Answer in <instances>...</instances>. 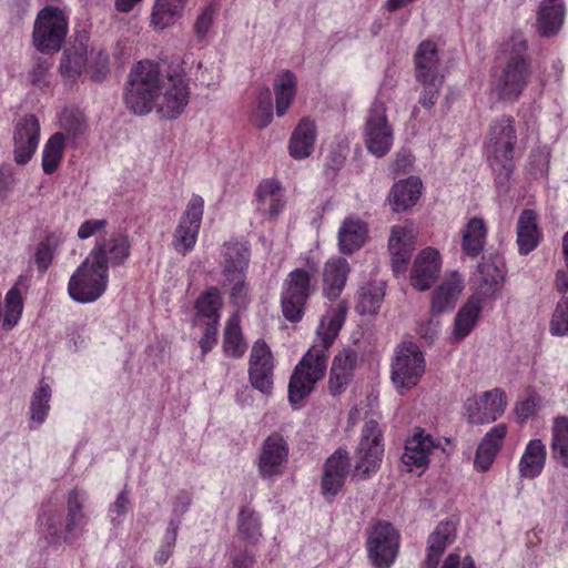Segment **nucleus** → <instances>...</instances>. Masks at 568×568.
Listing matches in <instances>:
<instances>
[{
  "label": "nucleus",
  "instance_id": "64",
  "mask_svg": "<svg viewBox=\"0 0 568 568\" xmlns=\"http://www.w3.org/2000/svg\"><path fill=\"white\" fill-rule=\"evenodd\" d=\"M108 222L106 220H87L84 221L79 230H78V236L81 240H87L104 229L106 226Z\"/></svg>",
  "mask_w": 568,
  "mask_h": 568
},
{
  "label": "nucleus",
  "instance_id": "39",
  "mask_svg": "<svg viewBox=\"0 0 568 568\" xmlns=\"http://www.w3.org/2000/svg\"><path fill=\"white\" fill-rule=\"evenodd\" d=\"M487 236V226L484 220L473 217L463 231L462 248L471 258L477 257L484 250Z\"/></svg>",
  "mask_w": 568,
  "mask_h": 568
},
{
  "label": "nucleus",
  "instance_id": "3",
  "mask_svg": "<svg viewBox=\"0 0 568 568\" xmlns=\"http://www.w3.org/2000/svg\"><path fill=\"white\" fill-rule=\"evenodd\" d=\"M513 116L503 115L493 122L486 144L487 160L499 187H507L514 170V148L517 134Z\"/></svg>",
  "mask_w": 568,
  "mask_h": 568
},
{
  "label": "nucleus",
  "instance_id": "14",
  "mask_svg": "<svg viewBox=\"0 0 568 568\" xmlns=\"http://www.w3.org/2000/svg\"><path fill=\"white\" fill-rule=\"evenodd\" d=\"M507 400L504 390L494 388L484 392L478 398H468L465 409L471 424L483 425L495 422L506 408Z\"/></svg>",
  "mask_w": 568,
  "mask_h": 568
},
{
  "label": "nucleus",
  "instance_id": "36",
  "mask_svg": "<svg viewBox=\"0 0 568 568\" xmlns=\"http://www.w3.org/2000/svg\"><path fill=\"white\" fill-rule=\"evenodd\" d=\"M275 93L276 115L283 116L295 99L297 90V80L290 70L278 72L273 82Z\"/></svg>",
  "mask_w": 568,
  "mask_h": 568
},
{
  "label": "nucleus",
  "instance_id": "21",
  "mask_svg": "<svg viewBox=\"0 0 568 568\" xmlns=\"http://www.w3.org/2000/svg\"><path fill=\"white\" fill-rule=\"evenodd\" d=\"M440 271L439 254L428 247L422 251L415 258L412 272V286L418 291H427L436 282Z\"/></svg>",
  "mask_w": 568,
  "mask_h": 568
},
{
  "label": "nucleus",
  "instance_id": "56",
  "mask_svg": "<svg viewBox=\"0 0 568 568\" xmlns=\"http://www.w3.org/2000/svg\"><path fill=\"white\" fill-rule=\"evenodd\" d=\"M53 67L51 58L36 59L33 68L29 71L28 79L33 87L44 88L48 84L49 71Z\"/></svg>",
  "mask_w": 568,
  "mask_h": 568
},
{
  "label": "nucleus",
  "instance_id": "57",
  "mask_svg": "<svg viewBox=\"0 0 568 568\" xmlns=\"http://www.w3.org/2000/svg\"><path fill=\"white\" fill-rule=\"evenodd\" d=\"M552 335H568V300L558 302L550 322Z\"/></svg>",
  "mask_w": 568,
  "mask_h": 568
},
{
  "label": "nucleus",
  "instance_id": "37",
  "mask_svg": "<svg viewBox=\"0 0 568 568\" xmlns=\"http://www.w3.org/2000/svg\"><path fill=\"white\" fill-rule=\"evenodd\" d=\"M316 138L315 123L308 119H302L292 133L290 140V154L294 159H305L312 153Z\"/></svg>",
  "mask_w": 568,
  "mask_h": 568
},
{
  "label": "nucleus",
  "instance_id": "2",
  "mask_svg": "<svg viewBox=\"0 0 568 568\" xmlns=\"http://www.w3.org/2000/svg\"><path fill=\"white\" fill-rule=\"evenodd\" d=\"M532 74L528 44L521 32H514L503 44L494 91L501 101L515 102L527 88Z\"/></svg>",
  "mask_w": 568,
  "mask_h": 568
},
{
  "label": "nucleus",
  "instance_id": "42",
  "mask_svg": "<svg viewBox=\"0 0 568 568\" xmlns=\"http://www.w3.org/2000/svg\"><path fill=\"white\" fill-rule=\"evenodd\" d=\"M186 2L187 0H155L151 24L159 30L171 27L181 17Z\"/></svg>",
  "mask_w": 568,
  "mask_h": 568
},
{
  "label": "nucleus",
  "instance_id": "28",
  "mask_svg": "<svg viewBox=\"0 0 568 568\" xmlns=\"http://www.w3.org/2000/svg\"><path fill=\"white\" fill-rule=\"evenodd\" d=\"M250 256V250L245 244L233 241L225 243L222 261L223 278L246 274Z\"/></svg>",
  "mask_w": 568,
  "mask_h": 568
},
{
  "label": "nucleus",
  "instance_id": "52",
  "mask_svg": "<svg viewBox=\"0 0 568 568\" xmlns=\"http://www.w3.org/2000/svg\"><path fill=\"white\" fill-rule=\"evenodd\" d=\"M273 119L272 94L268 88H262L257 94V106L254 112V122L260 129L266 128Z\"/></svg>",
  "mask_w": 568,
  "mask_h": 568
},
{
  "label": "nucleus",
  "instance_id": "35",
  "mask_svg": "<svg viewBox=\"0 0 568 568\" xmlns=\"http://www.w3.org/2000/svg\"><path fill=\"white\" fill-rule=\"evenodd\" d=\"M422 181L409 176L395 183L389 194V202L395 212H402L415 205L420 195Z\"/></svg>",
  "mask_w": 568,
  "mask_h": 568
},
{
  "label": "nucleus",
  "instance_id": "18",
  "mask_svg": "<svg viewBox=\"0 0 568 568\" xmlns=\"http://www.w3.org/2000/svg\"><path fill=\"white\" fill-rule=\"evenodd\" d=\"M288 447L277 433L270 435L262 444L258 456V471L263 478L281 475L287 462Z\"/></svg>",
  "mask_w": 568,
  "mask_h": 568
},
{
  "label": "nucleus",
  "instance_id": "4",
  "mask_svg": "<svg viewBox=\"0 0 568 568\" xmlns=\"http://www.w3.org/2000/svg\"><path fill=\"white\" fill-rule=\"evenodd\" d=\"M166 81L158 63L145 60L136 63L130 72V81L124 94L126 106L138 115L152 111L154 102Z\"/></svg>",
  "mask_w": 568,
  "mask_h": 568
},
{
  "label": "nucleus",
  "instance_id": "16",
  "mask_svg": "<svg viewBox=\"0 0 568 568\" xmlns=\"http://www.w3.org/2000/svg\"><path fill=\"white\" fill-rule=\"evenodd\" d=\"M40 139V123L36 115L21 118L13 130V160L19 165L27 164L33 156Z\"/></svg>",
  "mask_w": 568,
  "mask_h": 568
},
{
  "label": "nucleus",
  "instance_id": "15",
  "mask_svg": "<svg viewBox=\"0 0 568 568\" xmlns=\"http://www.w3.org/2000/svg\"><path fill=\"white\" fill-rule=\"evenodd\" d=\"M273 355L263 339H257L250 355L248 377L252 386L265 395L273 389Z\"/></svg>",
  "mask_w": 568,
  "mask_h": 568
},
{
  "label": "nucleus",
  "instance_id": "60",
  "mask_svg": "<svg viewBox=\"0 0 568 568\" xmlns=\"http://www.w3.org/2000/svg\"><path fill=\"white\" fill-rule=\"evenodd\" d=\"M60 121L61 126L73 138L82 134L85 130V122L80 112H64Z\"/></svg>",
  "mask_w": 568,
  "mask_h": 568
},
{
  "label": "nucleus",
  "instance_id": "7",
  "mask_svg": "<svg viewBox=\"0 0 568 568\" xmlns=\"http://www.w3.org/2000/svg\"><path fill=\"white\" fill-rule=\"evenodd\" d=\"M426 361L423 352L414 343H404L395 351L390 379L399 394L414 388L425 373Z\"/></svg>",
  "mask_w": 568,
  "mask_h": 568
},
{
  "label": "nucleus",
  "instance_id": "33",
  "mask_svg": "<svg viewBox=\"0 0 568 568\" xmlns=\"http://www.w3.org/2000/svg\"><path fill=\"white\" fill-rule=\"evenodd\" d=\"M456 528L453 523L442 521L428 538L426 568H437L446 547L455 540Z\"/></svg>",
  "mask_w": 568,
  "mask_h": 568
},
{
  "label": "nucleus",
  "instance_id": "12",
  "mask_svg": "<svg viewBox=\"0 0 568 568\" xmlns=\"http://www.w3.org/2000/svg\"><path fill=\"white\" fill-rule=\"evenodd\" d=\"M367 551L377 568H388L398 551V534L389 523H377L367 538Z\"/></svg>",
  "mask_w": 568,
  "mask_h": 568
},
{
  "label": "nucleus",
  "instance_id": "38",
  "mask_svg": "<svg viewBox=\"0 0 568 568\" xmlns=\"http://www.w3.org/2000/svg\"><path fill=\"white\" fill-rule=\"evenodd\" d=\"M385 296L383 282H371L359 286L356 293L355 310L359 315H376Z\"/></svg>",
  "mask_w": 568,
  "mask_h": 568
},
{
  "label": "nucleus",
  "instance_id": "48",
  "mask_svg": "<svg viewBox=\"0 0 568 568\" xmlns=\"http://www.w3.org/2000/svg\"><path fill=\"white\" fill-rule=\"evenodd\" d=\"M221 304L217 288L211 287L196 300L195 308L199 315L207 318V323H219Z\"/></svg>",
  "mask_w": 568,
  "mask_h": 568
},
{
  "label": "nucleus",
  "instance_id": "32",
  "mask_svg": "<svg viewBox=\"0 0 568 568\" xmlns=\"http://www.w3.org/2000/svg\"><path fill=\"white\" fill-rule=\"evenodd\" d=\"M541 237V232L537 224V214L535 211L524 210L517 222V244L519 253L526 255L534 251Z\"/></svg>",
  "mask_w": 568,
  "mask_h": 568
},
{
  "label": "nucleus",
  "instance_id": "29",
  "mask_svg": "<svg viewBox=\"0 0 568 568\" xmlns=\"http://www.w3.org/2000/svg\"><path fill=\"white\" fill-rule=\"evenodd\" d=\"M463 291V278L453 273L433 293L430 310L433 314H442L455 307Z\"/></svg>",
  "mask_w": 568,
  "mask_h": 568
},
{
  "label": "nucleus",
  "instance_id": "40",
  "mask_svg": "<svg viewBox=\"0 0 568 568\" xmlns=\"http://www.w3.org/2000/svg\"><path fill=\"white\" fill-rule=\"evenodd\" d=\"M546 462V446L540 439L530 440L519 462V473L523 477H537Z\"/></svg>",
  "mask_w": 568,
  "mask_h": 568
},
{
  "label": "nucleus",
  "instance_id": "53",
  "mask_svg": "<svg viewBox=\"0 0 568 568\" xmlns=\"http://www.w3.org/2000/svg\"><path fill=\"white\" fill-rule=\"evenodd\" d=\"M179 531V521L171 519L164 534L163 544L154 556L159 565L165 564L173 554Z\"/></svg>",
  "mask_w": 568,
  "mask_h": 568
},
{
  "label": "nucleus",
  "instance_id": "31",
  "mask_svg": "<svg viewBox=\"0 0 568 568\" xmlns=\"http://www.w3.org/2000/svg\"><path fill=\"white\" fill-rule=\"evenodd\" d=\"M477 286L478 297H490L498 293L503 286L505 272L503 266H499L497 261L493 258H484L477 267Z\"/></svg>",
  "mask_w": 568,
  "mask_h": 568
},
{
  "label": "nucleus",
  "instance_id": "25",
  "mask_svg": "<svg viewBox=\"0 0 568 568\" xmlns=\"http://www.w3.org/2000/svg\"><path fill=\"white\" fill-rule=\"evenodd\" d=\"M566 14L564 0H541L537 12V30L541 37H552L560 30Z\"/></svg>",
  "mask_w": 568,
  "mask_h": 568
},
{
  "label": "nucleus",
  "instance_id": "34",
  "mask_svg": "<svg viewBox=\"0 0 568 568\" xmlns=\"http://www.w3.org/2000/svg\"><path fill=\"white\" fill-rule=\"evenodd\" d=\"M283 197V190L277 181H263L256 190L257 211L270 217L277 216L284 207Z\"/></svg>",
  "mask_w": 568,
  "mask_h": 568
},
{
  "label": "nucleus",
  "instance_id": "54",
  "mask_svg": "<svg viewBox=\"0 0 568 568\" xmlns=\"http://www.w3.org/2000/svg\"><path fill=\"white\" fill-rule=\"evenodd\" d=\"M223 285L230 287V297L234 305L243 306L247 303L248 285L246 274L223 278Z\"/></svg>",
  "mask_w": 568,
  "mask_h": 568
},
{
  "label": "nucleus",
  "instance_id": "22",
  "mask_svg": "<svg viewBox=\"0 0 568 568\" xmlns=\"http://www.w3.org/2000/svg\"><path fill=\"white\" fill-rule=\"evenodd\" d=\"M435 448L437 445L432 436L418 430L406 440L402 462L409 471L422 474L428 466V457Z\"/></svg>",
  "mask_w": 568,
  "mask_h": 568
},
{
  "label": "nucleus",
  "instance_id": "8",
  "mask_svg": "<svg viewBox=\"0 0 568 568\" xmlns=\"http://www.w3.org/2000/svg\"><path fill=\"white\" fill-rule=\"evenodd\" d=\"M312 292L310 273L304 268L293 270L283 283L281 294L283 316L292 323L300 322Z\"/></svg>",
  "mask_w": 568,
  "mask_h": 568
},
{
  "label": "nucleus",
  "instance_id": "43",
  "mask_svg": "<svg viewBox=\"0 0 568 568\" xmlns=\"http://www.w3.org/2000/svg\"><path fill=\"white\" fill-rule=\"evenodd\" d=\"M551 433V456L564 468H568V417H556L554 419Z\"/></svg>",
  "mask_w": 568,
  "mask_h": 568
},
{
  "label": "nucleus",
  "instance_id": "20",
  "mask_svg": "<svg viewBox=\"0 0 568 568\" xmlns=\"http://www.w3.org/2000/svg\"><path fill=\"white\" fill-rule=\"evenodd\" d=\"M348 452L337 449L324 465L322 493L325 497L334 498L343 488L349 473Z\"/></svg>",
  "mask_w": 568,
  "mask_h": 568
},
{
  "label": "nucleus",
  "instance_id": "61",
  "mask_svg": "<svg viewBox=\"0 0 568 568\" xmlns=\"http://www.w3.org/2000/svg\"><path fill=\"white\" fill-rule=\"evenodd\" d=\"M40 528L45 532V538L50 541H55L60 537L61 532V520L58 514H43L39 518Z\"/></svg>",
  "mask_w": 568,
  "mask_h": 568
},
{
  "label": "nucleus",
  "instance_id": "50",
  "mask_svg": "<svg viewBox=\"0 0 568 568\" xmlns=\"http://www.w3.org/2000/svg\"><path fill=\"white\" fill-rule=\"evenodd\" d=\"M60 243L61 237L55 233L48 234L45 239L39 243L34 254V261L41 273L48 270L52 262L53 253Z\"/></svg>",
  "mask_w": 568,
  "mask_h": 568
},
{
  "label": "nucleus",
  "instance_id": "23",
  "mask_svg": "<svg viewBox=\"0 0 568 568\" xmlns=\"http://www.w3.org/2000/svg\"><path fill=\"white\" fill-rule=\"evenodd\" d=\"M415 78L417 81L444 79L439 72L440 59L434 41L425 40L419 43L414 54Z\"/></svg>",
  "mask_w": 568,
  "mask_h": 568
},
{
  "label": "nucleus",
  "instance_id": "10",
  "mask_svg": "<svg viewBox=\"0 0 568 568\" xmlns=\"http://www.w3.org/2000/svg\"><path fill=\"white\" fill-rule=\"evenodd\" d=\"M364 140L367 150L378 156H384L393 144V129L387 121L386 106L381 101H375L368 112Z\"/></svg>",
  "mask_w": 568,
  "mask_h": 568
},
{
  "label": "nucleus",
  "instance_id": "59",
  "mask_svg": "<svg viewBox=\"0 0 568 568\" xmlns=\"http://www.w3.org/2000/svg\"><path fill=\"white\" fill-rule=\"evenodd\" d=\"M214 17L215 9L213 4H207L202 9L194 23V32L199 40H203L207 36L212 28Z\"/></svg>",
  "mask_w": 568,
  "mask_h": 568
},
{
  "label": "nucleus",
  "instance_id": "63",
  "mask_svg": "<svg viewBox=\"0 0 568 568\" xmlns=\"http://www.w3.org/2000/svg\"><path fill=\"white\" fill-rule=\"evenodd\" d=\"M219 323H206L203 337L200 341L202 356H205L216 344Z\"/></svg>",
  "mask_w": 568,
  "mask_h": 568
},
{
  "label": "nucleus",
  "instance_id": "30",
  "mask_svg": "<svg viewBox=\"0 0 568 568\" xmlns=\"http://www.w3.org/2000/svg\"><path fill=\"white\" fill-rule=\"evenodd\" d=\"M87 501L85 493L79 491L77 488L68 494L67 498V519L64 526V540L71 541L79 535V531L87 524V516L83 507Z\"/></svg>",
  "mask_w": 568,
  "mask_h": 568
},
{
  "label": "nucleus",
  "instance_id": "1",
  "mask_svg": "<svg viewBox=\"0 0 568 568\" xmlns=\"http://www.w3.org/2000/svg\"><path fill=\"white\" fill-rule=\"evenodd\" d=\"M345 321V307L329 310L321 320L316 343L295 366L288 383V400L297 405L308 396L327 368V351L337 337Z\"/></svg>",
  "mask_w": 568,
  "mask_h": 568
},
{
  "label": "nucleus",
  "instance_id": "5",
  "mask_svg": "<svg viewBox=\"0 0 568 568\" xmlns=\"http://www.w3.org/2000/svg\"><path fill=\"white\" fill-rule=\"evenodd\" d=\"M68 32L64 12L54 6L41 9L36 18L32 43L42 53L60 51Z\"/></svg>",
  "mask_w": 568,
  "mask_h": 568
},
{
  "label": "nucleus",
  "instance_id": "13",
  "mask_svg": "<svg viewBox=\"0 0 568 568\" xmlns=\"http://www.w3.org/2000/svg\"><path fill=\"white\" fill-rule=\"evenodd\" d=\"M204 201L200 195L194 194L187 203L186 210L173 234V246L181 253L186 254L193 250L200 231L203 216Z\"/></svg>",
  "mask_w": 568,
  "mask_h": 568
},
{
  "label": "nucleus",
  "instance_id": "19",
  "mask_svg": "<svg viewBox=\"0 0 568 568\" xmlns=\"http://www.w3.org/2000/svg\"><path fill=\"white\" fill-rule=\"evenodd\" d=\"M416 232L412 224L394 225L390 230L388 250L392 268L396 275L403 274L415 250Z\"/></svg>",
  "mask_w": 568,
  "mask_h": 568
},
{
  "label": "nucleus",
  "instance_id": "11",
  "mask_svg": "<svg viewBox=\"0 0 568 568\" xmlns=\"http://www.w3.org/2000/svg\"><path fill=\"white\" fill-rule=\"evenodd\" d=\"M162 88L153 108L163 119L179 118L189 103V79L184 74H172L166 77Z\"/></svg>",
  "mask_w": 568,
  "mask_h": 568
},
{
  "label": "nucleus",
  "instance_id": "44",
  "mask_svg": "<svg viewBox=\"0 0 568 568\" xmlns=\"http://www.w3.org/2000/svg\"><path fill=\"white\" fill-rule=\"evenodd\" d=\"M64 134L57 132L45 142L42 151V170L45 174L55 172L63 156Z\"/></svg>",
  "mask_w": 568,
  "mask_h": 568
},
{
  "label": "nucleus",
  "instance_id": "6",
  "mask_svg": "<svg viewBox=\"0 0 568 568\" xmlns=\"http://www.w3.org/2000/svg\"><path fill=\"white\" fill-rule=\"evenodd\" d=\"M108 282V267L97 264L95 261L87 256L71 275L68 292L75 302L91 303L105 292Z\"/></svg>",
  "mask_w": 568,
  "mask_h": 568
},
{
  "label": "nucleus",
  "instance_id": "51",
  "mask_svg": "<svg viewBox=\"0 0 568 568\" xmlns=\"http://www.w3.org/2000/svg\"><path fill=\"white\" fill-rule=\"evenodd\" d=\"M261 524L257 515L248 507H243L239 514V531L250 541H255L261 536Z\"/></svg>",
  "mask_w": 568,
  "mask_h": 568
},
{
  "label": "nucleus",
  "instance_id": "47",
  "mask_svg": "<svg viewBox=\"0 0 568 568\" xmlns=\"http://www.w3.org/2000/svg\"><path fill=\"white\" fill-rule=\"evenodd\" d=\"M4 307L6 310L1 324L3 329L10 331L17 325L23 311L21 292L17 286L11 287L7 293Z\"/></svg>",
  "mask_w": 568,
  "mask_h": 568
},
{
  "label": "nucleus",
  "instance_id": "49",
  "mask_svg": "<svg viewBox=\"0 0 568 568\" xmlns=\"http://www.w3.org/2000/svg\"><path fill=\"white\" fill-rule=\"evenodd\" d=\"M51 387L44 381H41L38 389L33 393L30 410L31 419L39 424L43 423L50 409Z\"/></svg>",
  "mask_w": 568,
  "mask_h": 568
},
{
  "label": "nucleus",
  "instance_id": "45",
  "mask_svg": "<svg viewBox=\"0 0 568 568\" xmlns=\"http://www.w3.org/2000/svg\"><path fill=\"white\" fill-rule=\"evenodd\" d=\"M87 64V51L84 48L65 50L60 62V73L64 79H77Z\"/></svg>",
  "mask_w": 568,
  "mask_h": 568
},
{
  "label": "nucleus",
  "instance_id": "9",
  "mask_svg": "<svg viewBox=\"0 0 568 568\" xmlns=\"http://www.w3.org/2000/svg\"><path fill=\"white\" fill-rule=\"evenodd\" d=\"M382 430L377 422H366L362 429L361 442L356 449L357 462L353 477L365 479L378 466L384 453Z\"/></svg>",
  "mask_w": 568,
  "mask_h": 568
},
{
  "label": "nucleus",
  "instance_id": "17",
  "mask_svg": "<svg viewBox=\"0 0 568 568\" xmlns=\"http://www.w3.org/2000/svg\"><path fill=\"white\" fill-rule=\"evenodd\" d=\"M131 245L129 237L121 233H113L110 236H100L95 241L94 247L89 253V257L101 266H116L125 262L130 256Z\"/></svg>",
  "mask_w": 568,
  "mask_h": 568
},
{
  "label": "nucleus",
  "instance_id": "46",
  "mask_svg": "<svg viewBox=\"0 0 568 568\" xmlns=\"http://www.w3.org/2000/svg\"><path fill=\"white\" fill-rule=\"evenodd\" d=\"M223 349L226 355L234 358L242 357L245 353L246 344L236 318H231L227 322L223 338Z\"/></svg>",
  "mask_w": 568,
  "mask_h": 568
},
{
  "label": "nucleus",
  "instance_id": "26",
  "mask_svg": "<svg viewBox=\"0 0 568 568\" xmlns=\"http://www.w3.org/2000/svg\"><path fill=\"white\" fill-rule=\"evenodd\" d=\"M349 264L343 257L328 260L323 270V294L328 300H336L347 281Z\"/></svg>",
  "mask_w": 568,
  "mask_h": 568
},
{
  "label": "nucleus",
  "instance_id": "27",
  "mask_svg": "<svg viewBox=\"0 0 568 568\" xmlns=\"http://www.w3.org/2000/svg\"><path fill=\"white\" fill-rule=\"evenodd\" d=\"M367 225L357 217H346L338 229V247L345 255H351L358 251L366 241Z\"/></svg>",
  "mask_w": 568,
  "mask_h": 568
},
{
  "label": "nucleus",
  "instance_id": "58",
  "mask_svg": "<svg viewBox=\"0 0 568 568\" xmlns=\"http://www.w3.org/2000/svg\"><path fill=\"white\" fill-rule=\"evenodd\" d=\"M423 85V91L419 95V104L425 109H430L435 105L440 88L444 83V79H433L428 81H417Z\"/></svg>",
  "mask_w": 568,
  "mask_h": 568
},
{
  "label": "nucleus",
  "instance_id": "24",
  "mask_svg": "<svg viewBox=\"0 0 568 568\" xmlns=\"http://www.w3.org/2000/svg\"><path fill=\"white\" fill-rule=\"evenodd\" d=\"M507 434L506 424L495 425L479 443L474 458V466L479 471L490 468Z\"/></svg>",
  "mask_w": 568,
  "mask_h": 568
},
{
  "label": "nucleus",
  "instance_id": "55",
  "mask_svg": "<svg viewBox=\"0 0 568 568\" xmlns=\"http://www.w3.org/2000/svg\"><path fill=\"white\" fill-rule=\"evenodd\" d=\"M131 509V500L130 493L126 489H123L118 496L116 499L109 507V518L110 523L113 527H119L129 510Z\"/></svg>",
  "mask_w": 568,
  "mask_h": 568
},
{
  "label": "nucleus",
  "instance_id": "41",
  "mask_svg": "<svg viewBox=\"0 0 568 568\" xmlns=\"http://www.w3.org/2000/svg\"><path fill=\"white\" fill-rule=\"evenodd\" d=\"M483 310L481 298L473 295L458 311L455 317L454 336L460 341L466 337L475 327Z\"/></svg>",
  "mask_w": 568,
  "mask_h": 568
},
{
  "label": "nucleus",
  "instance_id": "62",
  "mask_svg": "<svg viewBox=\"0 0 568 568\" xmlns=\"http://www.w3.org/2000/svg\"><path fill=\"white\" fill-rule=\"evenodd\" d=\"M356 361L357 354L354 351H343L334 357L331 369L352 376Z\"/></svg>",
  "mask_w": 568,
  "mask_h": 568
}]
</instances>
